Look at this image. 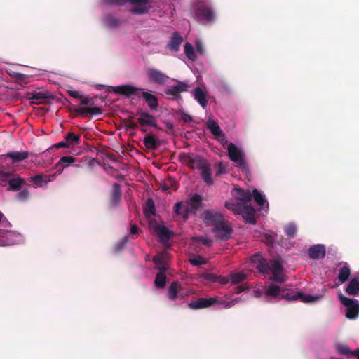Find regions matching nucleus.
Instances as JSON below:
<instances>
[{
  "label": "nucleus",
  "mask_w": 359,
  "mask_h": 359,
  "mask_svg": "<svg viewBox=\"0 0 359 359\" xmlns=\"http://www.w3.org/2000/svg\"><path fill=\"white\" fill-rule=\"evenodd\" d=\"M266 294L271 297H280L287 301L300 300L304 303H310L319 299L318 297L307 295L302 292H288L282 290L280 286L276 285H269L265 292Z\"/></svg>",
  "instance_id": "obj_1"
},
{
  "label": "nucleus",
  "mask_w": 359,
  "mask_h": 359,
  "mask_svg": "<svg viewBox=\"0 0 359 359\" xmlns=\"http://www.w3.org/2000/svg\"><path fill=\"white\" fill-rule=\"evenodd\" d=\"M109 4L123 5L126 1H129L134 6L130 8V12L135 15H142L149 13L153 8L152 3L154 0H107Z\"/></svg>",
  "instance_id": "obj_2"
},
{
  "label": "nucleus",
  "mask_w": 359,
  "mask_h": 359,
  "mask_svg": "<svg viewBox=\"0 0 359 359\" xmlns=\"http://www.w3.org/2000/svg\"><path fill=\"white\" fill-rule=\"evenodd\" d=\"M193 16L198 21L212 22L215 20L213 8L206 2L198 1L194 6Z\"/></svg>",
  "instance_id": "obj_3"
},
{
  "label": "nucleus",
  "mask_w": 359,
  "mask_h": 359,
  "mask_svg": "<svg viewBox=\"0 0 359 359\" xmlns=\"http://www.w3.org/2000/svg\"><path fill=\"white\" fill-rule=\"evenodd\" d=\"M228 156L231 161L239 167L243 172L248 173L250 170L242 150L233 143H230L227 147Z\"/></svg>",
  "instance_id": "obj_4"
},
{
  "label": "nucleus",
  "mask_w": 359,
  "mask_h": 359,
  "mask_svg": "<svg viewBox=\"0 0 359 359\" xmlns=\"http://www.w3.org/2000/svg\"><path fill=\"white\" fill-rule=\"evenodd\" d=\"M149 228L158 235L159 241L166 248H170V239L174 236V232L169 230L164 224H158L154 219H150Z\"/></svg>",
  "instance_id": "obj_5"
},
{
  "label": "nucleus",
  "mask_w": 359,
  "mask_h": 359,
  "mask_svg": "<svg viewBox=\"0 0 359 359\" xmlns=\"http://www.w3.org/2000/svg\"><path fill=\"white\" fill-rule=\"evenodd\" d=\"M81 105H87L88 107H74L73 111L81 116L85 117L88 114L92 116L100 115L103 113V110L97 107H93L94 101L93 98L83 97L79 98Z\"/></svg>",
  "instance_id": "obj_6"
},
{
  "label": "nucleus",
  "mask_w": 359,
  "mask_h": 359,
  "mask_svg": "<svg viewBox=\"0 0 359 359\" xmlns=\"http://www.w3.org/2000/svg\"><path fill=\"white\" fill-rule=\"evenodd\" d=\"M179 158L191 169L201 170L208 162L205 158L194 153H181L179 154Z\"/></svg>",
  "instance_id": "obj_7"
},
{
  "label": "nucleus",
  "mask_w": 359,
  "mask_h": 359,
  "mask_svg": "<svg viewBox=\"0 0 359 359\" xmlns=\"http://www.w3.org/2000/svg\"><path fill=\"white\" fill-rule=\"evenodd\" d=\"M341 303L346 307V316L348 319H355L359 315V304L357 300L344 296L339 295Z\"/></svg>",
  "instance_id": "obj_8"
},
{
  "label": "nucleus",
  "mask_w": 359,
  "mask_h": 359,
  "mask_svg": "<svg viewBox=\"0 0 359 359\" xmlns=\"http://www.w3.org/2000/svg\"><path fill=\"white\" fill-rule=\"evenodd\" d=\"M283 271V266L280 258H276L270 262L269 271L272 273L270 276V280L276 283H284L285 281V277L282 273Z\"/></svg>",
  "instance_id": "obj_9"
},
{
  "label": "nucleus",
  "mask_w": 359,
  "mask_h": 359,
  "mask_svg": "<svg viewBox=\"0 0 359 359\" xmlns=\"http://www.w3.org/2000/svg\"><path fill=\"white\" fill-rule=\"evenodd\" d=\"M212 232L217 238L221 241H226L231 238L233 229L228 222L222 219L215 227H212Z\"/></svg>",
  "instance_id": "obj_10"
},
{
  "label": "nucleus",
  "mask_w": 359,
  "mask_h": 359,
  "mask_svg": "<svg viewBox=\"0 0 359 359\" xmlns=\"http://www.w3.org/2000/svg\"><path fill=\"white\" fill-rule=\"evenodd\" d=\"M111 88V91L114 93L123 95L126 97H130L132 95L140 97V93L142 90V88H140L130 84L113 86Z\"/></svg>",
  "instance_id": "obj_11"
},
{
  "label": "nucleus",
  "mask_w": 359,
  "mask_h": 359,
  "mask_svg": "<svg viewBox=\"0 0 359 359\" xmlns=\"http://www.w3.org/2000/svg\"><path fill=\"white\" fill-rule=\"evenodd\" d=\"M219 301V297L215 296L210 298H198L188 304L189 309L193 310L208 308L216 304Z\"/></svg>",
  "instance_id": "obj_12"
},
{
  "label": "nucleus",
  "mask_w": 359,
  "mask_h": 359,
  "mask_svg": "<svg viewBox=\"0 0 359 359\" xmlns=\"http://www.w3.org/2000/svg\"><path fill=\"white\" fill-rule=\"evenodd\" d=\"M202 216L205 223L207 225L212 226V227L224 219L221 213L211 210L204 211Z\"/></svg>",
  "instance_id": "obj_13"
},
{
  "label": "nucleus",
  "mask_w": 359,
  "mask_h": 359,
  "mask_svg": "<svg viewBox=\"0 0 359 359\" xmlns=\"http://www.w3.org/2000/svg\"><path fill=\"white\" fill-rule=\"evenodd\" d=\"M147 75L150 81L159 85L166 83L169 79L168 76L156 69H149Z\"/></svg>",
  "instance_id": "obj_14"
},
{
  "label": "nucleus",
  "mask_w": 359,
  "mask_h": 359,
  "mask_svg": "<svg viewBox=\"0 0 359 359\" xmlns=\"http://www.w3.org/2000/svg\"><path fill=\"white\" fill-rule=\"evenodd\" d=\"M31 103L34 104H41L46 103L48 100L52 97L47 91L32 92L28 93Z\"/></svg>",
  "instance_id": "obj_15"
},
{
  "label": "nucleus",
  "mask_w": 359,
  "mask_h": 359,
  "mask_svg": "<svg viewBox=\"0 0 359 359\" xmlns=\"http://www.w3.org/2000/svg\"><path fill=\"white\" fill-rule=\"evenodd\" d=\"M326 248L323 244L311 246L308 250V255L312 259H320L325 257Z\"/></svg>",
  "instance_id": "obj_16"
},
{
  "label": "nucleus",
  "mask_w": 359,
  "mask_h": 359,
  "mask_svg": "<svg viewBox=\"0 0 359 359\" xmlns=\"http://www.w3.org/2000/svg\"><path fill=\"white\" fill-rule=\"evenodd\" d=\"M138 114L140 116L137 118V123L141 126L157 127L156 119L154 116L145 111H140L138 112Z\"/></svg>",
  "instance_id": "obj_17"
},
{
  "label": "nucleus",
  "mask_w": 359,
  "mask_h": 359,
  "mask_svg": "<svg viewBox=\"0 0 359 359\" xmlns=\"http://www.w3.org/2000/svg\"><path fill=\"white\" fill-rule=\"evenodd\" d=\"M147 106L151 111H156L158 107V100L154 95L144 89L140 93Z\"/></svg>",
  "instance_id": "obj_18"
},
{
  "label": "nucleus",
  "mask_w": 359,
  "mask_h": 359,
  "mask_svg": "<svg viewBox=\"0 0 359 359\" xmlns=\"http://www.w3.org/2000/svg\"><path fill=\"white\" fill-rule=\"evenodd\" d=\"M255 210L251 205H243L239 215H241L243 219L250 224H255L256 219L255 218Z\"/></svg>",
  "instance_id": "obj_19"
},
{
  "label": "nucleus",
  "mask_w": 359,
  "mask_h": 359,
  "mask_svg": "<svg viewBox=\"0 0 359 359\" xmlns=\"http://www.w3.org/2000/svg\"><path fill=\"white\" fill-rule=\"evenodd\" d=\"M182 286L178 282H172L168 290V297L171 301H175L179 297H184V295L180 293Z\"/></svg>",
  "instance_id": "obj_20"
},
{
  "label": "nucleus",
  "mask_w": 359,
  "mask_h": 359,
  "mask_svg": "<svg viewBox=\"0 0 359 359\" xmlns=\"http://www.w3.org/2000/svg\"><path fill=\"white\" fill-rule=\"evenodd\" d=\"M29 153L26 151H10L4 155H1V157L3 159L9 158L12 160L13 163H18L23 160H25L29 157Z\"/></svg>",
  "instance_id": "obj_21"
},
{
  "label": "nucleus",
  "mask_w": 359,
  "mask_h": 359,
  "mask_svg": "<svg viewBox=\"0 0 359 359\" xmlns=\"http://www.w3.org/2000/svg\"><path fill=\"white\" fill-rule=\"evenodd\" d=\"M25 183V180L21 178L19 175L13 172V177H11L9 180L7 190L13 191H18L22 187Z\"/></svg>",
  "instance_id": "obj_22"
},
{
  "label": "nucleus",
  "mask_w": 359,
  "mask_h": 359,
  "mask_svg": "<svg viewBox=\"0 0 359 359\" xmlns=\"http://www.w3.org/2000/svg\"><path fill=\"white\" fill-rule=\"evenodd\" d=\"M254 262H257L256 268L262 273H267L269 271V264L259 253H256L252 258Z\"/></svg>",
  "instance_id": "obj_23"
},
{
  "label": "nucleus",
  "mask_w": 359,
  "mask_h": 359,
  "mask_svg": "<svg viewBox=\"0 0 359 359\" xmlns=\"http://www.w3.org/2000/svg\"><path fill=\"white\" fill-rule=\"evenodd\" d=\"M183 41V38L177 32L172 34L170 41L167 45L168 49L173 52H177L180 49V45Z\"/></svg>",
  "instance_id": "obj_24"
},
{
  "label": "nucleus",
  "mask_w": 359,
  "mask_h": 359,
  "mask_svg": "<svg viewBox=\"0 0 359 359\" xmlns=\"http://www.w3.org/2000/svg\"><path fill=\"white\" fill-rule=\"evenodd\" d=\"M193 95L194 99L200 104V105L204 109L208 104L207 93L205 91L202 90L200 87H196L193 90Z\"/></svg>",
  "instance_id": "obj_25"
},
{
  "label": "nucleus",
  "mask_w": 359,
  "mask_h": 359,
  "mask_svg": "<svg viewBox=\"0 0 359 359\" xmlns=\"http://www.w3.org/2000/svg\"><path fill=\"white\" fill-rule=\"evenodd\" d=\"M202 196L198 194H194L189 200L187 208L189 211L195 212L202 206Z\"/></svg>",
  "instance_id": "obj_26"
},
{
  "label": "nucleus",
  "mask_w": 359,
  "mask_h": 359,
  "mask_svg": "<svg viewBox=\"0 0 359 359\" xmlns=\"http://www.w3.org/2000/svg\"><path fill=\"white\" fill-rule=\"evenodd\" d=\"M201 177L203 182L208 186H212L214 184V180L212 177L211 166L208 162L204 168L201 169Z\"/></svg>",
  "instance_id": "obj_27"
},
{
  "label": "nucleus",
  "mask_w": 359,
  "mask_h": 359,
  "mask_svg": "<svg viewBox=\"0 0 359 359\" xmlns=\"http://www.w3.org/2000/svg\"><path fill=\"white\" fill-rule=\"evenodd\" d=\"M206 127L210 130L211 133L217 138L220 137H224V134L221 130L219 126L212 119H208L206 121Z\"/></svg>",
  "instance_id": "obj_28"
},
{
  "label": "nucleus",
  "mask_w": 359,
  "mask_h": 359,
  "mask_svg": "<svg viewBox=\"0 0 359 359\" xmlns=\"http://www.w3.org/2000/svg\"><path fill=\"white\" fill-rule=\"evenodd\" d=\"M76 161L75 158L71 156H65L60 158L59 161L56 163L55 167H61L57 170V174L60 175L65 168L68 167L70 164L74 163Z\"/></svg>",
  "instance_id": "obj_29"
},
{
  "label": "nucleus",
  "mask_w": 359,
  "mask_h": 359,
  "mask_svg": "<svg viewBox=\"0 0 359 359\" xmlns=\"http://www.w3.org/2000/svg\"><path fill=\"white\" fill-rule=\"evenodd\" d=\"M144 214L147 219H151L152 216L156 215L155 203L153 199L148 198L146 201L144 207Z\"/></svg>",
  "instance_id": "obj_30"
},
{
  "label": "nucleus",
  "mask_w": 359,
  "mask_h": 359,
  "mask_svg": "<svg viewBox=\"0 0 359 359\" xmlns=\"http://www.w3.org/2000/svg\"><path fill=\"white\" fill-rule=\"evenodd\" d=\"M166 252L161 253V255H156L153 257V262L160 271H166L165 260L168 257Z\"/></svg>",
  "instance_id": "obj_31"
},
{
  "label": "nucleus",
  "mask_w": 359,
  "mask_h": 359,
  "mask_svg": "<svg viewBox=\"0 0 359 359\" xmlns=\"http://www.w3.org/2000/svg\"><path fill=\"white\" fill-rule=\"evenodd\" d=\"M340 264H342L343 266L339 270L338 280L341 283H344L349 278L351 275V269L346 262H341Z\"/></svg>",
  "instance_id": "obj_32"
},
{
  "label": "nucleus",
  "mask_w": 359,
  "mask_h": 359,
  "mask_svg": "<svg viewBox=\"0 0 359 359\" xmlns=\"http://www.w3.org/2000/svg\"><path fill=\"white\" fill-rule=\"evenodd\" d=\"M121 185L118 183L114 184L111 194V203L114 205H117L121 199Z\"/></svg>",
  "instance_id": "obj_33"
},
{
  "label": "nucleus",
  "mask_w": 359,
  "mask_h": 359,
  "mask_svg": "<svg viewBox=\"0 0 359 359\" xmlns=\"http://www.w3.org/2000/svg\"><path fill=\"white\" fill-rule=\"evenodd\" d=\"M346 292L349 295L358 296L359 295V280L358 278H353L346 287Z\"/></svg>",
  "instance_id": "obj_34"
},
{
  "label": "nucleus",
  "mask_w": 359,
  "mask_h": 359,
  "mask_svg": "<svg viewBox=\"0 0 359 359\" xmlns=\"http://www.w3.org/2000/svg\"><path fill=\"white\" fill-rule=\"evenodd\" d=\"M143 143L145 147L150 150L156 149L160 145L159 142L151 135H145L143 140Z\"/></svg>",
  "instance_id": "obj_35"
},
{
  "label": "nucleus",
  "mask_w": 359,
  "mask_h": 359,
  "mask_svg": "<svg viewBox=\"0 0 359 359\" xmlns=\"http://www.w3.org/2000/svg\"><path fill=\"white\" fill-rule=\"evenodd\" d=\"M236 198L238 200L246 203L251 201L252 196L249 190H243L241 188L236 189Z\"/></svg>",
  "instance_id": "obj_36"
},
{
  "label": "nucleus",
  "mask_w": 359,
  "mask_h": 359,
  "mask_svg": "<svg viewBox=\"0 0 359 359\" xmlns=\"http://www.w3.org/2000/svg\"><path fill=\"white\" fill-rule=\"evenodd\" d=\"M243 205V204L234 200H229L225 202V207L238 215L240 214Z\"/></svg>",
  "instance_id": "obj_37"
},
{
  "label": "nucleus",
  "mask_w": 359,
  "mask_h": 359,
  "mask_svg": "<svg viewBox=\"0 0 359 359\" xmlns=\"http://www.w3.org/2000/svg\"><path fill=\"white\" fill-rule=\"evenodd\" d=\"M154 284L157 288L162 289L165 286L166 284V276L165 271H160L157 273Z\"/></svg>",
  "instance_id": "obj_38"
},
{
  "label": "nucleus",
  "mask_w": 359,
  "mask_h": 359,
  "mask_svg": "<svg viewBox=\"0 0 359 359\" xmlns=\"http://www.w3.org/2000/svg\"><path fill=\"white\" fill-rule=\"evenodd\" d=\"M252 196L257 205L259 207H264V205L266 204V208H269V204L267 203L266 200L257 189H254L252 190Z\"/></svg>",
  "instance_id": "obj_39"
},
{
  "label": "nucleus",
  "mask_w": 359,
  "mask_h": 359,
  "mask_svg": "<svg viewBox=\"0 0 359 359\" xmlns=\"http://www.w3.org/2000/svg\"><path fill=\"white\" fill-rule=\"evenodd\" d=\"M65 139L69 147L78 145L81 141L80 136L72 132L67 133Z\"/></svg>",
  "instance_id": "obj_40"
},
{
  "label": "nucleus",
  "mask_w": 359,
  "mask_h": 359,
  "mask_svg": "<svg viewBox=\"0 0 359 359\" xmlns=\"http://www.w3.org/2000/svg\"><path fill=\"white\" fill-rule=\"evenodd\" d=\"M184 54L191 61H195L197 58L193 46L189 42H187L184 45Z\"/></svg>",
  "instance_id": "obj_41"
},
{
  "label": "nucleus",
  "mask_w": 359,
  "mask_h": 359,
  "mask_svg": "<svg viewBox=\"0 0 359 359\" xmlns=\"http://www.w3.org/2000/svg\"><path fill=\"white\" fill-rule=\"evenodd\" d=\"M337 353L340 355L346 356V357H352L353 351L350 349L348 345L340 344L337 346Z\"/></svg>",
  "instance_id": "obj_42"
},
{
  "label": "nucleus",
  "mask_w": 359,
  "mask_h": 359,
  "mask_svg": "<svg viewBox=\"0 0 359 359\" xmlns=\"http://www.w3.org/2000/svg\"><path fill=\"white\" fill-rule=\"evenodd\" d=\"M246 277V274L243 272L231 273L230 274L231 282L233 285H236L243 281Z\"/></svg>",
  "instance_id": "obj_43"
},
{
  "label": "nucleus",
  "mask_w": 359,
  "mask_h": 359,
  "mask_svg": "<svg viewBox=\"0 0 359 359\" xmlns=\"http://www.w3.org/2000/svg\"><path fill=\"white\" fill-rule=\"evenodd\" d=\"M183 203L182 202H177L174 208L175 212L178 215H182L184 219H187L188 217V208H185L183 210Z\"/></svg>",
  "instance_id": "obj_44"
},
{
  "label": "nucleus",
  "mask_w": 359,
  "mask_h": 359,
  "mask_svg": "<svg viewBox=\"0 0 359 359\" xmlns=\"http://www.w3.org/2000/svg\"><path fill=\"white\" fill-rule=\"evenodd\" d=\"M285 234L290 238H294L297 233V226L295 224L291 223L285 226Z\"/></svg>",
  "instance_id": "obj_45"
},
{
  "label": "nucleus",
  "mask_w": 359,
  "mask_h": 359,
  "mask_svg": "<svg viewBox=\"0 0 359 359\" xmlns=\"http://www.w3.org/2000/svg\"><path fill=\"white\" fill-rule=\"evenodd\" d=\"M106 24L109 27L113 28L120 25V20L112 15H109L106 18Z\"/></svg>",
  "instance_id": "obj_46"
},
{
  "label": "nucleus",
  "mask_w": 359,
  "mask_h": 359,
  "mask_svg": "<svg viewBox=\"0 0 359 359\" xmlns=\"http://www.w3.org/2000/svg\"><path fill=\"white\" fill-rule=\"evenodd\" d=\"M192 239L194 242L201 243L208 247H210L212 245V241L208 237L195 236Z\"/></svg>",
  "instance_id": "obj_47"
},
{
  "label": "nucleus",
  "mask_w": 359,
  "mask_h": 359,
  "mask_svg": "<svg viewBox=\"0 0 359 359\" xmlns=\"http://www.w3.org/2000/svg\"><path fill=\"white\" fill-rule=\"evenodd\" d=\"M29 196V193L27 189L20 191L16 196V199L19 201H25Z\"/></svg>",
  "instance_id": "obj_48"
},
{
  "label": "nucleus",
  "mask_w": 359,
  "mask_h": 359,
  "mask_svg": "<svg viewBox=\"0 0 359 359\" xmlns=\"http://www.w3.org/2000/svg\"><path fill=\"white\" fill-rule=\"evenodd\" d=\"M261 240L268 245H273L274 243V238L269 234L263 233L261 235Z\"/></svg>",
  "instance_id": "obj_49"
},
{
  "label": "nucleus",
  "mask_w": 359,
  "mask_h": 359,
  "mask_svg": "<svg viewBox=\"0 0 359 359\" xmlns=\"http://www.w3.org/2000/svg\"><path fill=\"white\" fill-rule=\"evenodd\" d=\"M13 172L4 171V172L0 175V181L2 183L8 184L11 177H13Z\"/></svg>",
  "instance_id": "obj_50"
},
{
  "label": "nucleus",
  "mask_w": 359,
  "mask_h": 359,
  "mask_svg": "<svg viewBox=\"0 0 359 359\" xmlns=\"http://www.w3.org/2000/svg\"><path fill=\"white\" fill-rule=\"evenodd\" d=\"M190 263L194 266H201L206 264V261L201 257V256H198L196 257H194L193 259H190Z\"/></svg>",
  "instance_id": "obj_51"
},
{
  "label": "nucleus",
  "mask_w": 359,
  "mask_h": 359,
  "mask_svg": "<svg viewBox=\"0 0 359 359\" xmlns=\"http://www.w3.org/2000/svg\"><path fill=\"white\" fill-rule=\"evenodd\" d=\"M30 182L34 183L37 187H41L43 183V175H37L30 178Z\"/></svg>",
  "instance_id": "obj_52"
},
{
  "label": "nucleus",
  "mask_w": 359,
  "mask_h": 359,
  "mask_svg": "<svg viewBox=\"0 0 359 359\" xmlns=\"http://www.w3.org/2000/svg\"><path fill=\"white\" fill-rule=\"evenodd\" d=\"M215 167L217 168L216 176H219L226 172V166L222 162L216 163Z\"/></svg>",
  "instance_id": "obj_53"
},
{
  "label": "nucleus",
  "mask_w": 359,
  "mask_h": 359,
  "mask_svg": "<svg viewBox=\"0 0 359 359\" xmlns=\"http://www.w3.org/2000/svg\"><path fill=\"white\" fill-rule=\"evenodd\" d=\"M216 304L222 305L224 306V308L228 309V308H231L235 305V301L234 300H232V301L222 300L219 297V301H218V302L216 303Z\"/></svg>",
  "instance_id": "obj_54"
},
{
  "label": "nucleus",
  "mask_w": 359,
  "mask_h": 359,
  "mask_svg": "<svg viewBox=\"0 0 359 359\" xmlns=\"http://www.w3.org/2000/svg\"><path fill=\"white\" fill-rule=\"evenodd\" d=\"M4 217V214L0 211V222ZM8 233L7 231L0 229V246L4 245L6 244V241L3 239V237Z\"/></svg>",
  "instance_id": "obj_55"
},
{
  "label": "nucleus",
  "mask_w": 359,
  "mask_h": 359,
  "mask_svg": "<svg viewBox=\"0 0 359 359\" xmlns=\"http://www.w3.org/2000/svg\"><path fill=\"white\" fill-rule=\"evenodd\" d=\"M166 95H170L174 97V98L177 99L180 97V94L179 92L175 88L174 86H171L165 90Z\"/></svg>",
  "instance_id": "obj_56"
},
{
  "label": "nucleus",
  "mask_w": 359,
  "mask_h": 359,
  "mask_svg": "<svg viewBox=\"0 0 359 359\" xmlns=\"http://www.w3.org/2000/svg\"><path fill=\"white\" fill-rule=\"evenodd\" d=\"M173 86L179 92L180 94L182 92L187 91L188 88V85L182 82H180L178 84Z\"/></svg>",
  "instance_id": "obj_57"
},
{
  "label": "nucleus",
  "mask_w": 359,
  "mask_h": 359,
  "mask_svg": "<svg viewBox=\"0 0 359 359\" xmlns=\"http://www.w3.org/2000/svg\"><path fill=\"white\" fill-rule=\"evenodd\" d=\"M57 171L53 175H43V183L47 184L54 180L57 175Z\"/></svg>",
  "instance_id": "obj_58"
},
{
  "label": "nucleus",
  "mask_w": 359,
  "mask_h": 359,
  "mask_svg": "<svg viewBox=\"0 0 359 359\" xmlns=\"http://www.w3.org/2000/svg\"><path fill=\"white\" fill-rule=\"evenodd\" d=\"M196 50L198 53H199L200 55H203L205 53V48H204V46L203 44L199 41H197L196 42Z\"/></svg>",
  "instance_id": "obj_59"
},
{
  "label": "nucleus",
  "mask_w": 359,
  "mask_h": 359,
  "mask_svg": "<svg viewBox=\"0 0 359 359\" xmlns=\"http://www.w3.org/2000/svg\"><path fill=\"white\" fill-rule=\"evenodd\" d=\"M180 119L184 123H191L193 121V118L191 115L182 112L180 114Z\"/></svg>",
  "instance_id": "obj_60"
},
{
  "label": "nucleus",
  "mask_w": 359,
  "mask_h": 359,
  "mask_svg": "<svg viewBox=\"0 0 359 359\" xmlns=\"http://www.w3.org/2000/svg\"><path fill=\"white\" fill-rule=\"evenodd\" d=\"M133 118V116H130V119H132ZM126 128L131 129V130H136L137 128V124L136 123L132 121L131 120L128 121L126 123Z\"/></svg>",
  "instance_id": "obj_61"
},
{
  "label": "nucleus",
  "mask_w": 359,
  "mask_h": 359,
  "mask_svg": "<svg viewBox=\"0 0 359 359\" xmlns=\"http://www.w3.org/2000/svg\"><path fill=\"white\" fill-rule=\"evenodd\" d=\"M231 279L227 276H218L217 277V281L222 285H225L229 282Z\"/></svg>",
  "instance_id": "obj_62"
},
{
  "label": "nucleus",
  "mask_w": 359,
  "mask_h": 359,
  "mask_svg": "<svg viewBox=\"0 0 359 359\" xmlns=\"http://www.w3.org/2000/svg\"><path fill=\"white\" fill-rule=\"evenodd\" d=\"M68 94L69 96L74 97V98H77V99H79L80 97H82V95H81L78 91L76 90H68L67 91Z\"/></svg>",
  "instance_id": "obj_63"
},
{
  "label": "nucleus",
  "mask_w": 359,
  "mask_h": 359,
  "mask_svg": "<svg viewBox=\"0 0 359 359\" xmlns=\"http://www.w3.org/2000/svg\"><path fill=\"white\" fill-rule=\"evenodd\" d=\"M55 148L57 149H59V148H68L69 147V146L68 145V144L67 143L66 140H63V141H61L57 144H55L54 146Z\"/></svg>",
  "instance_id": "obj_64"
}]
</instances>
